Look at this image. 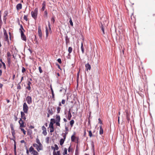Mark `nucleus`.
<instances>
[{
  "instance_id": "nucleus-1",
  "label": "nucleus",
  "mask_w": 155,
  "mask_h": 155,
  "mask_svg": "<svg viewBox=\"0 0 155 155\" xmlns=\"http://www.w3.org/2000/svg\"><path fill=\"white\" fill-rule=\"evenodd\" d=\"M32 147H35L38 152L40 151H42L43 150V147L42 144H37L36 143H33L32 144Z\"/></svg>"
},
{
  "instance_id": "nucleus-2",
  "label": "nucleus",
  "mask_w": 155,
  "mask_h": 155,
  "mask_svg": "<svg viewBox=\"0 0 155 155\" xmlns=\"http://www.w3.org/2000/svg\"><path fill=\"white\" fill-rule=\"evenodd\" d=\"M38 14V8H36L34 11H32L31 12V14L32 17L35 19H36L37 18V15Z\"/></svg>"
},
{
  "instance_id": "nucleus-3",
  "label": "nucleus",
  "mask_w": 155,
  "mask_h": 155,
  "mask_svg": "<svg viewBox=\"0 0 155 155\" xmlns=\"http://www.w3.org/2000/svg\"><path fill=\"white\" fill-rule=\"evenodd\" d=\"M29 152L31 153L33 155H39L38 152L35 150L32 146H31L29 148Z\"/></svg>"
},
{
  "instance_id": "nucleus-4",
  "label": "nucleus",
  "mask_w": 155,
  "mask_h": 155,
  "mask_svg": "<svg viewBox=\"0 0 155 155\" xmlns=\"http://www.w3.org/2000/svg\"><path fill=\"white\" fill-rule=\"evenodd\" d=\"M68 132H66L65 133H63L62 134V136L63 137V138L61 139L60 141V144L61 146H62L66 138V135L68 134Z\"/></svg>"
},
{
  "instance_id": "nucleus-5",
  "label": "nucleus",
  "mask_w": 155,
  "mask_h": 155,
  "mask_svg": "<svg viewBox=\"0 0 155 155\" xmlns=\"http://www.w3.org/2000/svg\"><path fill=\"white\" fill-rule=\"evenodd\" d=\"M11 133L13 138H10V139L13 140L14 142V143H15V130H14L13 127L12 125L11 126Z\"/></svg>"
},
{
  "instance_id": "nucleus-6",
  "label": "nucleus",
  "mask_w": 155,
  "mask_h": 155,
  "mask_svg": "<svg viewBox=\"0 0 155 155\" xmlns=\"http://www.w3.org/2000/svg\"><path fill=\"white\" fill-rule=\"evenodd\" d=\"M56 121V124L57 126L60 127V121L61 120V118L59 115H56V118L55 119Z\"/></svg>"
},
{
  "instance_id": "nucleus-7",
  "label": "nucleus",
  "mask_w": 155,
  "mask_h": 155,
  "mask_svg": "<svg viewBox=\"0 0 155 155\" xmlns=\"http://www.w3.org/2000/svg\"><path fill=\"white\" fill-rule=\"evenodd\" d=\"M48 111L47 117H49L50 115H52L53 114V111L51 107L48 108L47 109Z\"/></svg>"
},
{
  "instance_id": "nucleus-8",
  "label": "nucleus",
  "mask_w": 155,
  "mask_h": 155,
  "mask_svg": "<svg viewBox=\"0 0 155 155\" xmlns=\"http://www.w3.org/2000/svg\"><path fill=\"white\" fill-rule=\"evenodd\" d=\"M28 107L26 103L25 102L23 104V110L24 112L26 114L28 113Z\"/></svg>"
},
{
  "instance_id": "nucleus-9",
  "label": "nucleus",
  "mask_w": 155,
  "mask_h": 155,
  "mask_svg": "<svg viewBox=\"0 0 155 155\" xmlns=\"http://www.w3.org/2000/svg\"><path fill=\"white\" fill-rule=\"evenodd\" d=\"M38 34L39 37V38L40 39H42V33L41 30V28L40 26H39L38 27Z\"/></svg>"
},
{
  "instance_id": "nucleus-10",
  "label": "nucleus",
  "mask_w": 155,
  "mask_h": 155,
  "mask_svg": "<svg viewBox=\"0 0 155 155\" xmlns=\"http://www.w3.org/2000/svg\"><path fill=\"white\" fill-rule=\"evenodd\" d=\"M18 123L20 124V127L21 128L25 127V125H24V121L21 119V118H20V120L18 121Z\"/></svg>"
},
{
  "instance_id": "nucleus-11",
  "label": "nucleus",
  "mask_w": 155,
  "mask_h": 155,
  "mask_svg": "<svg viewBox=\"0 0 155 155\" xmlns=\"http://www.w3.org/2000/svg\"><path fill=\"white\" fill-rule=\"evenodd\" d=\"M49 127L50 128V132L52 133L54 131V127L53 126V123L51 122H50L49 125Z\"/></svg>"
},
{
  "instance_id": "nucleus-12",
  "label": "nucleus",
  "mask_w": 155,
  "mask_h": 155,
  "mask_svg": "<svg viewBox=\"0 0 155 155\" xmlns=\"http://www.w3.org/2000/svg\"><path fill=\"white\" fill-rule=\"evenodd\" d=\"M4 40L8 38V36L5 29L3 28Z\"/></svg>"
},
{
  "instance_id": "nucleus-13",
  "label": "nucleus",
  "mask_w": 155,
  "mask_h": 155,
  "mask_svg": "<svg viewBox=\"0 0 155 155\" xmlns=\"http://www.w3.org/2000/svg\"><path fill=\"white\" fill-rule=\"evenodd\" d=\"M85 70L87 71H88V70L90 71L91 70V67L89 63H87L85 64Z\"/></svg>"
},
{
  "instance_id": "nucleus-14",
  "label": "nucleus",
  "mask_w": 155,
  "mask_h": 155,
  "mask_svg": "<svg viewBox=\"0 0 155 155\" xmlns=\"http://www.w3.org/2000/svg\"><path fill=\"white\" fill-rule=\"evenodd\" d=\"M42 129L43 130L42 134L44 136H46L47 134V132L46 131V128L44 126H43L42 127Z\"/></svg>"
},
{
  "instance_id": "nucleus-15",
  "label": "nucleus",
  "mask_w": 155,
  "mask_h": 155,
  "mask_svg": "<svg viewBox=\"0 0 155 155\" xmlns=\"http://www.w3.org/2000/svg\"><path fill=\"white\" fill-rule=\"evenodd\" d=\"M26 100L27 103L28 104H30L32 103V99L31 97L30 96H28L26 98Z\"/></svg>"
},
{
  "instance_id": "nucleus-16",
  "label": "nucleus",
  "mask_w": 155,
  "mask_h": 155,
  "mask_svg": "<svg viewBox=\"0 0 155 155\" xmlns=\"http://www.w3.org/2000/svg\"><path fill=\"white\" fill-rule=\"evenodd\" d=\"M25 113L24 112L21 111V118L23 119L24 120H25L26 119L25 114Z\"/></svg>"
},
{
  "instance_id": "nucleus-17",
  "label": "nucleus",
  "mask_w": 155,
  "mask_h": 155,
  "mask_svg": "<svg viewBox=\"0 0 155 155\" xmlns=\"http://www.w3.org/2000/svg\"><path fill=\"white\" fill-rule=\"evenodd\" d=\"M54 146L55 147H51V149L54 150L53 152L55 151L56 150H58L59 149V147L57 144H55Z\"/></svg>"
},
{
  "instance_id": "nucleus-18",
  "label": "nucleus",
  "mask_w": 155,
  "mask_h": 155,
  "mask_svg": "<svg viewBox=\"0 0 155 155\" xmlns=\"http://www.w3.org/2000/svg\"><path fill=\"white\" fill-rule=\"evenodd\" d=\"M42 7L41 8V11H44L45 8L46 7V2L45 1H44L42 4Z\"/></svg>"
},
{
  "instance_id": "nucleus-19",
  "label": "nucleus",
  "mask_w": 155,
  "mask_h": 155,
  "mask_svg": "<svg viewBox=\"0 0 155 155\" xmlns=\"http://www.w3.org/2000/svg\"><path fill=\"white\" fill-rule=\"evenodd\" d=\"M71 117V114L70 112V110H69L68 113L67 118L69 120H70Z\"/></svg>"
},
{
  "instance_id": "nucleus-20",
  "label": "nucleus",
  "mask_w": 155,
  "mask_h": 155,
  "mask_svg": "<svg viewBox=\"0 0 155 155\" xmlns=\"http://www.w3.org/2000/svg\"><path fill=\"white\" fill-rule=\"evenodd\" d=\"M16 9L17 10H19L22 8V5L21 3H19L16 5Z\"/></svg>"
},
{
  "instance_id": "nucleus-21",
  "label": "nucleus",
  "mask_w": 155,
  "mask_h": 155,
  "mask_svg": "<svg viewBox=\"0 0 155 155\" xmlns=\"http://www.w3.org/2000/svg\"><path fill=\"white\" fill-rule=\"evenodd\" d=\"M100 27L101 28V30L103 32V35L105 34L104 33V27H105V25H103L102 23H101V25H100Z\"/></svg>"
},
{
  "instance_id": "nucleus-22",
  "label": "nucleus",
  "mask_w": 155,
  "mask_h": 155,
  "mask_svg": "<svg viewBox=\"0 0 155 155\" xmlns=\"http://www.w3.org/2000/svg\"><path fill=\"white\" fill-rule=\"evenodd\" d=\"M126 118L128 122H129V121L130 120V116L128 112L127 111L126 112Z\"/></svg>"
},
{
  "instance_id": "nucleus-23",
  "label": "nucleus",
  "mask_w": 155,
  "mask_h": 155,
  "mask_svg": "<svg viewBox=\"0 0 155 155\" xmlns=\"http://www.w3.org/2000/svg\"><path fill=\"white\" fill-rule=\"evenodd\" d=\"M132 22H134L136 21V18L133 15V13L130 16Z\"/></svg>"
},
{
  "instance_id": "nucleus-24",
  "label": "nucleus",
  "mask_w": 155,
  "mask_h": 155,
  "mask_svg": "<svg viewBox=\"0 0 155 155\" xmlns=\"http://www.w3.org/2000/svg\"><path fill=\"white\" fill-rule=\"evenodd\" d=\"M53 155H61L60 151L53 152Z\"/></svg>"
},
{
  "instance_id": "nucleus-25",
  "label": "nucleus",
  "mask_w": 155,
  "mask_h": 155,
  "mask_svg": "<svg viewBox=\"0 0 155 155\" xmlns=\"http://www.w3.org/2000/svg\"><path fill=\"white\" fill-rule=\"evenodd\" d=\"M104 132V130L102 128V126L101 125L100 127V131H99V133L100 135L102 134Z\"/></svg>"
},
{
  "instance_id": "nucleus-26",
  "label": "nucleus",
  "mask_w": 155,
  "mask_h": 155,
  "mask_svg": "<svg viewBox=\"0 0 155 155\" xmlns=\"http://www.w3.org/2000/svg\"><path fill=\"white\" fill-rule=\"evenodd\" d=\"M46 28V38H47L48 37V28L46 26L45 27Z\"/></svg>"
},
{
  "instance_id": "nucleus-27",
  "label": "nucleus",
  "mask_w": 155,
  "mask_h": 155,
  "mask_svg": "<svg viewBox=\"0 0 155 155\" xmlns=\"http://www.w3.org/2000/svg\"><path fill=\"white\" fill-rule=\"evenodd\" d=\"M21 37L22 39L25 41H26V37L25 35L24 34L21 35Z\"/></svg>"
},
{
  "instance_id": "nucleus-28",
  "label": "nucleus",
  "mask_w": 155,
  "mask_h": 155,
  "mask_svg": "<svg viewBox=\"0 0 155 155\" xmlns=\"http://www.w3.org/2000/svg\"><path fill=\"white\" fill-rule=\"evenodd\" d=\"M76 138V137L74 135H72L71 137V140L72 142H74Z\"/></svg>"
},
{
  "instance_id": "nucleus-29",
  "label": "nucleus",
  "mask_w": 155,
  "mask_h": 155,
  "mask_svg": "<svg viewBox=\"0 0 155 155\" xmlns=\"http://www.w3.org/2000/svg\"><path fill=\"white\" fill-rule=\"evenodd\" d=\"M36 143L37 144H42L41 142H40V140L38 138V137H37L36 138Z\"/></svg>"
},
{
  "instance_id": "nucleus-30",
  "label": "nucleus",
  "mask_w": 155,
  "mask_h": 155,
  "mask_svg": "<svg viewBox=\"0 0 155 155\" xmlns=\"http://www.w3.org/2000/svg\"><path fill=\"white\" fill-rule=\"evenodd\" d=\"M74 120H72L70 122V124L71 127L73 126L74 124Z\"/></svg>"
},
{
  "instance_id": "nucleus-31",
  "label": "nucleus",
  "mask_w": 155,
  "mask_h": 155,
  "mask_svg": "<svg viewBox=\"0 0 155 155\" xmlns=\"http://www.w3.org/2000/svg\"><path fill=\"white\" fill-rule=\"evenodd\" d=\"M67 153V149L66 148H64V151L63 153V155H65Z\"/></svg>"
},
{
  "instance_id": "nucleus-32",
  "label": "nucleus",
  "mask_w": 155,
  "mask_h": 155,
  "mask_svg": "<svg viewBox=\"0 0 155 155\" xmlns=\"http://www.w3.org/2000/svg\"><path fill=\"white\" fill-rule=\"evenodd\" d=\"M81 51L83 54L84 52V49L83 48V42H82L81 44Z\"/></svg>"
},
{
  "instance_id": "nucleus-33",
  "label": "nucleus",
  "mask_w": 155,
  "mask_h": 155,
  "mask_svg": "<svg viewBox=\"0 0 155 155\" xmlns=\"http://www.w3.org/2000/svg\"><path fill=\"white\" fill-rule=\"evenodd\" d=\"M44 17L46 18H48V12L47 10H45L44 12Z\"/></svg>"
},
{
  "instance_id": "nucleus-34",
  "label": "nucleus",
  "mask_w": 155,
  "mask_h": 155,
  "mask_svg": "<svg viewBox=\"0 0 155 155\" xmlns=\"http://www.w3.org/2000/svg\"><path fill=\"white\" fill-rule=\"evenodd\" d=\"M8 14V11L7 10L5 11L3 14V16H7Z\"/></svg>"
},
{
  "instance_id": "nucleus-35",
  "label": "nucleus",
  "mask_w": 155,
  "mask_h": 155,
  "mask_svg": "<svg viewBox=\"0 0 155 155\" xmlns=\"http://www.w3.org/2000/svg\"><path fill=\"white\" fill-rule=\"evenodd\" d=\"M20 129H21V130L22 131L24 134L25 135L26 134V131L23 128L20 127Z\"/></svg>"
},
{
  "instance_id": "nucleus-36",
  "label": "nucleus",
  "mask_w": 155,
  "mask_h": 155,
  "mask_svg": "<svg viewBox=\"0 0 155 155\" xmlns=\"http://www.w3.org/2000/svg\"><path fill=\"white\" fill-rule=\"evenodd\" d=\"M51 94H52V98L53 99H54V91H53V90L52 89V88H51Z\"/></svg>"
},
{
  "instance_id": "nucleus-37",
  "label": "nucleus",
  "mask_w": 155,
  "mask_h": 155,
  "mask_svg": "<svg viewBox=\"0 0 155 155\" xmlns=\"http://www.w3.org/2000/svg\"><path fill=\"white\" fill-rule=\"evenodd\" d=\"M28 16V15L27 14V15H25L24 17V19L26 21H27L28 20L27 17Z\"/></svg>"
},
{
  "instance_id": "nucleus-38",
  "label": "nucleus",
  "mask_w": 155,
  "mask_h": 155,
  "mask_svg": "<svg viewBox=\"0 0 155 155\" xmlns=\"http://www.w3.org/2000/svg\"><path fill=\"white\" fill-rule=\"evenodd\" d=\"M72 51V48L71 47H69L68 49V51L69 54L71 53Z\"/></svg>"
},
{
  "instance_id": "nucleus-39",
  "label": "nucleus",
  "mask_w": 155,
  "mask_h": 155,
  "mask_svg": "<svg viewBox=\"0 0 155 155\" xmlns=\"http://www.w3.org/2000/svg\"><path fill=\"white\" fill-rule=\"evenodd\" d=\"M7 59L8 64H10L11 63V58H7Z\"/></svg>"
},
{
  "instance_id": "nucleus-40",
  "label": "nucleus",
  "mask_w": 155,
  "mask_h": 155,
  "mask_svg": "<svg viewBox=\"0 0 155 155\" xmlns=\"http://www.w3.org/2000/svg\"><path fill=\"white\" fill-rule=\"evenodd\" d=\"M21 82H20L18 84L17 89H18L19 90L21 89V87L20 85Z\"/></svg>"
},
{
  "instance_id": "nucleus-41",
  "label": "nucleus",
  "mask_w": 155,
  "mask_h": 155,
  "mask_svg": "<svg viewBox=\"0 0 155 155\" xmlns=\"http://www.w3.org/2000/svg\"><path fill=\"white\" fill-rule=\"evenodd\" d=\"M20 28L19 29V30L20 31H25V30L23 28V27L22 25H20Z\"/></svg>"
},
{
  "instance_id": "nucleus-42",
  "label": "nucleus",
  "mask_w": 155,
  "mask_h": 155,
  "mask_svg": "<svg viewBox=\"0 0 155 155\" xmlns=\"http://www.w3.org/2000/svg\"><path fill=\"white\" fill-rule=\"evenodd\" d=\"M79 153L78 149L76 147L75 150V155H78Z\"/></svg>"
},
{
  "instance_id": "nucleus-43",
  "label": "nucleus",
  "mask_w": 155,
  "mask_h": 155,
  "mask_svg": "<svg viewBox=\"0 0 155 155\" xmlns=\"http://www.w3.org/2000/svg\"><path fill=\"white\" fill-rule=\"evenodd\" d=\"M52 123H53L54 124L56 123V121L54 119V118H52L51 119V122Z\"/></svg>"
},
{
  "instance_id": "nucleus-44",
  "label": "nucleus",
  "mask_w": 155,
  "mask_h": 155,
  "mask_svg": "<svg viewBox=\"0 0 155 155\" xmlns=\"http://www.w3.org/2000/svg\"><path fill=\"white\" fill-rule=\"evenodd\" d=\"M70 21H69V23H70V25L72 26H73V23L72 22L71 18H70Z\"/></svg>"
},
{
  "instance_id": "nucleus-45",
  "label": "nucleus",
  "mask_w": 155,
  "mask_h": 155,
  "mask_svg": "<svg viewBox=\"0 0 155 155\" xmlns=\"http://www.w3.org/2000/svg\"><path fill=\"white\" fill-rule=\"evenodd\" d=\"M7 19L6 16H3V20L5 23H6V20Z\"/></svg>"
},
{
  "instance_id": "nucleus-46",
  "label": "nucleus",
  "mask_w": 155,
  "mask_h": 155,
  "mask_svg": "<svg viewBox=\"0 0 155 155\" xmlns=\"http://www.w3.org/2000/svg\"><path fill=\"white\" fill-rule=\"evenodd\" d=\"M89 132V135L90 137H91L92 136V134L91 130H89L88 131Z\"/></svg>"
},
{
  "instance_id": "nucleus-47",
  "label": "nucleus",
  "mask_w": 155,
  "mask_h": 155,
  "mask_svg": "<svg viewBox=\"0 0 155 155\" xmlns=\"http://www.w3.org/2000/svg\"><path fill=\"white\" fill-rule=\"evenodd\" d=\"M7 56L8 58H11V55L9 51H8L7 53Z\"/></svg>"
},
{
  "instance_id": "nucleus-48",
  "label": "nucleus",
  "mask_w": 155,
  "mask_h": 155,
  "mask_svg": "<svg viewBox=\"0 0 155 155\" xmlns=\"http://www.w3.org/2000/svg\"><path fill=\"white\" fill-rule=\"evenodd\" d=\"M61 108L59 107H58L57 108V110L58 113H60L61 110Z\"/></svg>"
},
{
  "instance_id": "nucleus-49",
  "label": "nucleus",
  "mask_w": 155,
  "mask_h": 155,
  "mask_svg": "<svg viewBox=\"0 0 155 155\" xmlns=\"http://www.w3.org/2000/svg\"><path fill=\"white\" fill-rule=\"evenodd\" d=\"M38 69L40 73H41L43 72V71L41 69V66L39 67Z\"/></svg>"
},
{
  "instance_id": "nucleus-50",
  "label": "nucleus",
  "mask_w": 155,
  "mask_h": 155,
  "mask_svg": "<svg viewBox=\"0 0 155 155\" xmlns=\"http://www.w3.org/2000/svg\"><path fill=\"white\" fill-rule=\"evenodd\" d=\"M26 71V69L24 67H22V72L23 73L25 72Z\"/></svg>"
},
{
  "instance_id": "nucleus-51",
  "label": "nucleus",
  "mask_w": 155,
  "mask_h": 155,
  "mask_svg": "<svg viewBox=\"0 0 155 155\" xmlns=\"http://www.w3.org/2000/svg\"><path fill=\"white\" fill-rule=\"evenodd\" d=\"M66 44H67L69 42V39L68 38H67V37L66 38Z\"/></svg>"
},
{
  "instance_id": "nucleus-52",
  "label": "nucleus",
  "mask_w": 155,
  "mask_h": 155,
  "mask_svg": "<svg viewBox=\"0 0 155 155\" xmlns=\"http://www.w3.org/2000/svg\"><path fill=\"white\" fill-rule=\"evenodd\" d=\"M51 21L52 22L53 24L55 22V19L54 17H52L51 18Z\"/></svg>"
},
{
  "instance_id": "nucleus-53",
  "label": "nucleus",
  "mask_w": 155,
  "mask_h": 155,
  "mask_svg": "<svg viewBox=\"0 0 155 155\" xmlns=\"http://www.w3.org/2000/svg\"><path fill=\"white\" fill-rule=\"evenodd\" d=\"M71 145H70L68 148V152H70L71 150Z\"/></svg>"
},
{
  "instance_id": "nucleus-54",
  "label": "nucleus",
  "mask_w": 155,
  "mask_h": 155,
  "mask_svg": "<svg viewBox=\"0 0 155 155\" xmlns=\"http://www.w3.org/2000/svg\"><path fill=\"white\" fill-rule=\"evenodd\" d=\"M2 64L3 65V68L5 69L6 68V66L5 63L3 62H2Z\"/></svg>"
},
{
  "instance_id": "nucleus-55",
  "label": "nucleus",
  "mask_w": 155,
  "mask_h": 155,
  "mask_svg": "<svg viewBox=\"0 0 155 155\" xmlns=\"http://www.w3.org/2000/svg\"><path fill=\"white\" fill-rule=\"evenodd\" d=\"M26 88L29 91H30L31 90V87L30 86H28L26 87Z\"/></svg>"
},
{
  "instance_id": "nucleus-56",
  "label": "nucleus",
  "mask_w": 155,
  "mask_h": 155,
  "mask_svg": "<svg viewBox=\"0 0 155 155\" xmlns=\"http://www.w3.org/2000/svg\"><path fill=\"white\" fill-rule=\"evenodd\" d=\"M48 26L49 30H50L51 31V25H50V23L49 22H48Z\"/></svg>"
},
{
  "instance_id": "nucleus-57",
  "label": "nucleus",
  "mask_w": 155,
  "mask_h": 155,
  "mask_svg": "<svg viewBox=\"0 0 155 155\" xmlns=\"http://www.w3.org/2000/svg\"><path fill=\"white\" fill-rule=\"evenodd\" d=\"M65 100H64V99L62 100L61 101V103L62 104H65Z\"/></svg>"
},
{
  "instance_id": "nucleus-58",
  "label": "nucleus",
  "mask_w": 155,
  "mask_h": 155,
  "mask_svg": "<svg viewBox=\"0 0 155 155\" xmlns=\"http://www.w3.org/2000/svg\"><path fill=\"white\" fill-rule=\"evenodd\" d=\"M26 153L28 155L29 154V152H29V150H28V149L27 148V147H26Z\"/></svg>"
},
{
  "instance_id": "nucleus-59",
  "label": "nucleus",
  "mask_w": 155,
  "mask_h": 155,
  "mask_svg": "<svg viewBox=\"0 0 155 155\" xmlns=\"http://www.w3.org/2000/svg\"><path fill=\"white\" fill-rule=\"evenodd\" d=\"M57 61L60 64H61V60L60 58L58 59L57 60Z\"/></svg>"
},
{
  "instance_id": "nucleus-60",
  "label": "nucleus",
  "mask_w": 155,
  "mask_h": 155,
  "mask_svg": "<svg viewBox=\"0 0 155 155\" xmlns=\"http://www.w3.org/2000/svg\"><path fill=\"white\" fill-rule=\"evenodd\" d=\"M31 83L30 81H28L27 85L28 86H30Z\"/></svg>"
},
{
  "instance_id": "nucleus-61",
  "label": "nucleus",
  "mask_w": 155,
  "mask_h": 155,
  "mask_svg": "<svg viewBox=\"0 0 155 155\" xmlns=\"http://www.w3.org/2000/svg\"><path fill=\"white\" fill-rule=\"evenodd\" d=\"M2 21L1 19V15H0V25L2 24Z\"/></svg>"
},
{
  "instance_id": "nucleus-62",
  "label": "nucleus",
  "mask_w": 155,
  "mask_h": 155,
  "mask_svg": "<svg viewBox=\"0 0 155 155\" xmlns=\"http://www.w3.org/2000/svg\"><path fill=\"white\" fill-rule=\"evenodd\" d=\"M20 31V33H21V35H24V32L25 31Z\"/></svg>"
},
{
  "instance_id": "nucleus-63",
  "label": "nucleus",
  "mask_w": 155,
  "mask_h": 155,
  "mask_svg": "<svg viewBox=\"0 0 155 155\" xmlns=\"http://www.w3.org/2000/svg\"><path fill=\"white\" fill-rule=\"evenodd\" d=\"M98 120H99V123H100V124H102V122L100 118L98 119Z\"/></svg>"
},
{
  "instance_id": "nucleus-64",
  "label": "nucleus",
  "mask_w": 155,
  "mask_h": 155,
  "mask_svg": "<svg viewBox=\"0 0 155 155\" xmlns=\"http://www.w3.org/2000/svg\"><path fill=\"white\" fill-rule=\"evenodd\" d=\"M7 42L8 45H10V44L11 43V42H10L9 40L8 41H7Z\"/></svg>"
}]
</instances>
